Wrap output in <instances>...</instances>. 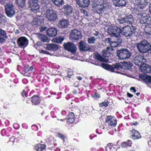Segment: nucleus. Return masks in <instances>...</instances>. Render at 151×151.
I'll use <instances>...</instances> for the list:
<instances>
[{
  "mask_svg": "<svg viewBox=\"0 0 151 151\" xmlns=\"http://www.w3.org/2000/svg\"><path fill=\"white\" fill-rule=\"evenodd\" d=\"M102 67L107 70L111 72H115V70H118L120 69L124 70H128L131 68L132 66V63L129 62H121V64L119 63H116L112 65L105 63L101 64Z\"/></svg>",
  "mask_w": 151,
  "mask_h": 151,
  "instance_id": "1",
  "label": "nucleus"
},
{
  "mask_svg": "<svg viewBox=\"0 0 151 151\" xmlns=\"http://www.w3.org/2000/svg\"><path fill=\"white\" fill-rule=\"evenodd\" d=\"M136 46L139 52L143 53L148 52L151 48V45L146 40H143L137 43Z\"/></svg>",
  "mask_w": 151,
  "mask_h": 151,
  "instance_id": "2",
  "label": "nucleus"
},
{
  "mask_svg": "<svg viewBox=\"0 0 151 151\" xmlns=\"http://www.w3.org/2000/svg\"><path fill=\"white\" fill-rule=\"evenodd\" d=\"M96 10L99 14H102L104 12L105 8L108 5V3L106 0H95Z\"/></svg>",
  "mask_w": 151,
  "mask_h": 151,
  "instance_id": "3",
  "label": "nucleus"
},
{
  "mask_svg": "<svg viewBox=\"0 0 151 151\" xmlns=\"http://www.w3.org/2000/svg\"><path fill=\"white\" fill-rule=\"evenodd\" d=\"M137 7L135 10V13L138 15L142 14L143 9L147 5V0H136Z\"/></svg>",
  "mask_w": 151,
  "mask_h": 151,
  "instance_id": "4",
  "label": "nucleus"
},
{
  "mask_svg": "<svg viewBox=\"0 0 151 151\" xmlns=\"http://www.w3.org/2000/svg\"><path fill=\"white\" fill-rule=\"evenodd\" d=\"M122 32V30L121 29L115 26H111L108 29V32L111 35L112 37H120V35Z\"/></svg>",
  "mask_w": 151,
  "mask_h": 151,
  "instance_id": "5",
  "label": "nucleus"
},
{
  "mask_svg": "<svg viewBox=\"0 0 151 151\" xmlns=\"http://www.w3.org/2000/svg\"><path fill=\"white\" fill-rule=\"evenodd\" d=\"M116 56L120 59L124 60L129 58L131 56V53L126 48H122L117 50Z\"/></svg>",
  "mask_w": 151,
  "mask_h": 151,
  "instance_id": "6",
  "label": "nucleus"
},
{
  "mask_svg": "<svg viewBox=\"0 0 151 151\" xmlns=\"http://www.w3.org/2000/svg\"><path fill=\"white\" fill-rule=\"evenodd\" d=\"M45 14L46 18L50 21L55 22L58 18L57 12L52 9H47Z\"/></svg>",
  "mask_w": 151,
  "mask_h": 151,
  "instance_id": "7",
  "label": "nucleus"
},
{
  "mask_svg": "<svg viewBox=\"0 0 151 151\" xmlns=\"http://www.w3.org/2000/svg\"><path fill=\"white\" fill-rule=\"evenodd\" d=\"M122 28L123 30L121 33L126 37H130L135 33L136 29L132 26L131 27L127 26Z\"/></svg>",
  "mask_w": 151,
  "mask_h": 151,
  "instance_id": "8",
  "label": "nucleus"
},
{
  "mask_svg": "<svg viewBox=\"0 0 151 151\" xmlns=\"http://www.w3.org/2000/svg\"><path fill=\"white\" fill-rule=\"evenodd\" d=\"M28 5L31 11L35 13L39 11L40 6L37 0H29Z\"/></svg>",
  "mask_w": 151,
  "mask_h": 151,
  "instance_id": "9",
  "label": "nucleus"
},
{
  "mask_svg": "<svg viewBox=\"0 0 151 151\" xmlns=\"http://www.w3.org/2000/svg\"><path fill=\"white\" fill-rule=\"evenodd\" d=\"M134 63L137 65L140 66L141 65L146 63V60L143 55H136L133 58Z\"/></svg>",
  "mask_w": 151,
  "mask_h": 151,
  "instance_id": "10",
  "label": "nucleus"
},
{
  "mask_svg": "<svg viewBox=\"0 0 151 151\" xmlns=\"http://www.w3.org/2000/svg\"><path fill=\"white\" fill-rule=\"evenodd\" d=\"M63 46L66 50L72 53H74L76 51V47L73 43L70 42L65 43L63 45Z\"/></svg>",
  "mask_w": 151,
  "mask_h": 151,
  "instance_id": "11",
  "label": "nucleus"
},
{
  "mask_svg": "<svg viewBox=\"0 0 151 151\" xmlns=\"http://www.w3.org/2000/svg\"><path fill=\"white\" fill-rule=\"evenodd\" d=\"M105 122L108 125L112 127H114L117 124V120L115 117L111 115L106 116Z\"/></svg>",
  "mask_w": 151,
  "mask_h": 151,
  "instance_id": "12",
  "label": "nucleus"
},
{
  "mask_svg": "<svg viewBox=\"0 0 151 151\" xmlns=\"http://www.w3.org/2000/svg\"><path fill=\"white\" fill-rule=\"evenodd\" d=\"M17 44L18 46L21 47H25L28 45V40L27 38L24 37H21L17 40Z\"/></svg>",
  "mask_w": 151,
  "mask_h": 151,
  "instance_id": "13",
  "label": "nucleus"
},
{
  "mask_svg": "<svg viewBox=\"0 0 151 151\" xmlns=\"http://www.w3.org/2000/svg\"><path fill=\"white\" fill-rule=\"evenodd\" d=\"M73 9L70 5L66 4L63 6L62 8V11L64 14L68 17H70V14L73 12Z\"/></svg>",
  "mask_w": 151,
  "mask_h": 151,
  "instance_id": "14",
  "label": "nucleus"
},
{
  "mask_svg": "<svg viewBox=\"0 0 151 151\" xmlns=\"http://www.w3.org/2000/svg\"><path fill=\"white\" fill-rule=\"evenodd\" d=\"M5 11L6 15L8 17H12L15 14L14 7L12 4H9L5 6Z\"/></svg>",
  "mask_w": 151,
  "mask_h": 151,
  "instance_id": "15",
  "label": "nucleus"
},
{
  "mask_svg": "<svg viewBox=\"0 0 151 151\" xmlns=\"http://www.w3.org/2000/svg\"><path fill=\"white\" fill-rule=\"evenodd\" d=\"M70 35L72 39L76 40H78L82 37L81 32L77 29L73 30L71 32Z\"/></svg>",
  "mask_w": 151,
  "mask_h": 151,
  "instance_id": "16",
  "label": "nucleus"
},
{
  "mask_svg": "<svg viewBox=\"0 0 151 151\" xmlns=\"http://www.w3.org/2000/svg\"><path fill=\"white\" fill-rule=\"evenodd\" d=\"M41 100V98L37 95H34L31 98V101L32 105L33 106L39 105L40 104Z\"/></svg>",
  "mask_w": 151,
  "mask_h": 151,
  "instance_id": "17",
  "label": "nucleus"
},
{
  "mask_svg": "<svg viewBox=\"0 0 151 151\" xmlns=\"http://www.w3.org/2000/svg\"><path fill=\"white\" fill-rule=\"evenodd\" d=\"M58 29L54 27L48 28L46 31L47 35L51 37L56 36L58 33Z\"/></svg>",
  "mask_w": 151,
  "mask_h": 151,
  "instance_id": "18",
  "label": "nucleus"
},
{
  "mask_svg": "<svg viewBox=\"0 0 151 151\" xmlns=\"http://www.w3.org/2000/svg\"><path fill=\"white\" fill-rule=\"evenodd\" d=\"M45 48L47 50L50 51H55L58 48V46L55 44H47L45 45Z\"/></svg>",
  "mask_w": 151,
  "mask_h": 151,
  "instance_id": "19",
  "label": "nucleus"
},
{
  "mask_svg": "<svg viewBox=\"0 0 151 151\" xmlns=\"http://www.w3.org/2000/svg\"><path fill=\"white\" fill-rule=\"evenodd\" d=\"M130 137L133 140L138 139L141 138V136L139 132L134 129L130 131Z\"/></svg>",
  "mask_w": 151,
  "mask_h": 151,
  "instance_id": "20",
  "label": "nucleus"
},
{
  "mask_svg": "<svg viewBox=\"0 0 151 151\" xmlns=\"http://www.w3.org/2000/svg\"><path fill=\"white\" fill-rule=\"evenodd\" d=\"M139 78L148 84H151V76L147 74H141L139 75Z\"/></svg>",
  "mask_w": 151,
  "mask_h": 151,
  "instance_id": "21",
  "label": "nucleus"
},
{
  "mask_svg": "<svg viewBox=\"0 0 151 151\" xmlns=\"http://www.w3.org/2000/svg\"><path fill=\"white\" fill-rule=\"evenodd\" d=\"M89 46L83 41H81L79 43V49L80 50L82 51L90 50L91 48L89 47Z\"/></svg>",
  "mask_w": 151,
  "mask_h": 151,
  "instance_id": "22",
  "label": "nucleus"
},
{
  "mask_svg": "<svg viewBox=\"0 0 151 151\" xmlns=\"http://www.w3.org/2000/svg\"><path fill=\"white\" fill-rule=\"evenodd\" d=\"M114 49L110 47H107L106 49L103 50L102 54L104 58L106 59L108 58L110 56L111 53L110 52L113 50Z\"/></svg>",
  "mask_w": 151,
  "mask_h": 151,
  "instance_id": "23",
  "label": "nucleus"
},
{
  "mask_svg": "<svg viewBox=\"0 0 151 151\" xmlns=\"http://www.w3.org/2000/svg\"><path fill=\"white\" fill-rule=\"evenodd\" d=\"M140 68L142 72L145 73H151V66L146 64L145 63L140 66Z\"/></svg>",
  "mask_w": 151,
  "mask_h": 151,
  "instance_id": "24",
  "label": "nucleus"
},
{
  "mask_svg": "<svg viewBox=\"0 0 151 151\" xmlns=\"http://www.w3.org/2000/svg\"><path fill=\"white\" fill-rule=\"evenodd\" d=\"M113 5L115 7H124L126 4L125 0H112Z\"/></svg>",
  "mask_w": 151,
  "mask_h": 151,
  "instance_id": "25",
  "label": "nucleus"
},
{
  "mask_svg": "<svg viewBox=\"0 0 151 151\" xmlns=\"http://www.w3.org/2000/svg\"><path fill=\"white\" fill-rule=\"evenodd\" d=\"M77 4L80 7L85 8L88 7L90 4V0H76Z\"/></svg>",
  "mask_w": 151,
  "mask_h": 151,
  "instance_id": "26",
  "label": "nucleus"
},
{
  "mask_svg": "<svg viewBox=\"0 0 151 151\" xmlns=\"http://www.w3.org/2000/svg\"><path fill=\"white\" fill-rule=\"evenodd\" d=\"M69 24V21L68 20L62 19L59 21L58 26L60 28H65L68 27Z\"/></svg>",
  "mask_w": 151,
  "mask_h": 151,
  "instance_id": "27",
  "label": "nucleus"
},
{
  "mask_svg": "<svg viewBox=\"0 0 151 151\" xmlns=\"http://www.w3.org/2000/svg\"><path fill=\"white\" fill-rule=\"evenodd\" d=\"M32 22L35 25L40 26L43 23V18L41 16H38L34 19Z\"/></svg>",
  "mask_w": 151,
  "mask_h": 151,
  "instance_id": "28",
  "label": "nucleus"
},
{
  "mask_svg": "<svg viewBox=\"0 0 151 151\" xmlns=\"http://www.w3.org/2000/svg\"><path fill=\"white\" fill-rule=\"evenodd\" d=\"M7 33L4 30L0 28V42L1 43H4L7 37Z\"/></svg>",
  "mask_w": 151,
  "mask_h": 151,
  "instance_id": "29",
  "label": "nucleus"
},
{
  "mask_svg": "<svg viewBox=\"0 0 151 151\" xmlns=\"http://www.w3.org/2000/svg\"><path fill=\"white\" fill-rule=\"evenodd\" d=\"M141 18L139 20V23L141 24H146L150 20V18L149 15H146V14H143L141 15Z\"/></svg>",
  "mask_w": 151,
  "mask_h": 151,
  "instance_id": "30",
  "label": "nucleus"
},
{
  "mask_svg": "<svg viewBox=\"0 0 151 151\" xmlns=\"http://www.w3.org/2000/svg\"><path fill=\"white\" fill-rule=\"evenodd\" d=\"M117 145L112 143H108L106 147V151H117Z\"/></svg>",
  "mask_w": 151,
  "mask_h": 151,
  "instance_id": "31",
  "label": "nucleus"
},
{
  "mask_svg": "<svg viewBox=\"0 0 151 151\" xmlns=\"http://www.w3.org/2000/svg\"><path fill=\"white\" fill-rule=\"evenodd\" d=\"M25 76H30V73L33 69V66H30L29 65H26L24 67Z\"/></svg>",
  "mask_w": 151,
  "mask_h": 151,
  "instance_id": "32",
  "label": "nucleus"
},
{
  "mask_svg": "<svg viewBox=\"0 0 151 151\" xmlns=\"http://www.w3.org/2000/svg\"><path fill=\"white\" fill-rule=\"evenodd\" d=\"M68 119H67V123L69 124L73 123L74 121L75 115L73 112H70L68 115Z\"/></svg>",
  "mask_w": 151,
  "mask_h": 151,
  "instance_id": "33",
  "label": "nucleus"
},
{
  "mask_svg": "<svg viewBox=\"0 0 151 151\" xmlns=\"http://www.w3.org/2000/svg\"><path fill=\"white\" fill-rule=\"evenodd\" d=\"M116 38V40H115V41H112L110 43V45L111 48L118 47L121 43L122 40L120 39V37Z\"/></svg>",
  "mask_w": 151,
  "mask_h": 151,
  "instance_id": "34",
  "label": "nucleus"
},
{
  "mask_svg": "<svg viewBox=\"0 0 151 151\" xmlns=\"http://www.w3.org/2000/svg\"><path fill=\"white\" fill-rule=\"evenodd\" d=\"M132 142L131 140H128L127 142H122L121 144V147L122 148H126L132 146Z\"/></svg>",
  "mask_w": 151,
  "mask_h": 151,
  "instance_id": "35",
  "label": "nucleus"
},
{
  "mask_svg": "<svg viewBox=\"0 0 151 151\" xmlns=\"http://www.w3.org/2000/svg\"><path fill=\"white\" fill-rule=\"evenodd\" d=\"M126 22L130 24H132L133 22V17L131 14H127L125 15L124 16Z\"/></svg>",
  "mask_w": 151,
  "mask_h": 151,
  "instance_id": "36",
  "label": "nucleus"
},
{
  "mask_svg": "<svg viewBox=\"0 0 151 151\" xmlns=\"http://www.w3.org/2000/svg\"><path fill=\"white\" fill-rule=\"evenodd\" d=\"M35 149L38 151H42L45 149L46 145L45 144H39L35 147Z\"/></svg>",
  "mask_w": 151,
  "mask_h": 151,
  "instance_id": "37",
  "label": "nucleus"
},
{
  "mask_svg": "<svg viewBox=\"0 0 151 151\" xmlns=\"http://www.w3.org/2000/svg\"><path fill=\"white\" fill-rule=\"evenodd\" d=\"M95 57L97 60L102 62H107L109 60V59H107L103 57L99 53L96 54Z\"/></svg>",
  "mask_w": 151,
  "mask_h": 151,
  "instance_id": "38",
  "label": "nucleus"
},
{
  "mask_svg": "<svg viewBox=\"0 0 151 151\" xmlns=\"http://www.w3.org/2000/svg\"><path fill=\"white\" fill-rule=\"evenodd\" d=\"M39 38L40 40L43 42H47L49 41L47 36L43 34L40 35L39 36Z\"/></svg>",
  "mask_w": 151,
  "mask_h": 151,
  "instance_id": "39",
  "label": "nucleus"
},
{
  "mask_svg": "<svg viewBox=\"0 0 151 151\" xmlns=\"http://www.w3.org/2000/svg\"><path fill=\"white\" fill-rule=\"evenodd\" d=\"M16 2L19 7L23 8L25 5L26 0H16Z\"/></svg>",
  "mask_w": 151,
  "mask_h": 151,
  "instance_id": "40",
  "label": "nucleus"
},
{
  "mask_svg": "<svg viewBox=\"0 0 151 151\" xmlns=\"http://www.w3.org/2000/svg\"><path fill=\"white\" fill-rule=\"evenodd\" d=\"M64 37L61 36H59L55 38H53V41L54 42L58 43H61V42L64 40Z\"/></svg>",
  "mask_w": 151,
  "mask_h": 151,
  "instance_id": "41",
  "label": "nucleus"
},
{
  "mask_svg": "<svg viewBox=\"0 0 151 151\" xmlns=\"http://www.w3.org/2000/svg\"><path fill=\"white\" fill-rule=\"evenodd\" d=\"M52 1L55 5L58 6H62L64 4L63 0H52Z\"/></svg>",
  "mask_w": 151,
  "mask_h": 151,
  "instance_id": "42",
  "label": "nucleus"
},
{
  "mask_svg": "<svg viewBox=\"0 0 151 151\" xmlns=\"http://www.w3.org/2000/svg\"><path fill=\"white\" fill-rule=\"evenodd\" d=\"M110 103L107 100H105L104 101L100 103L99 104V106L101 107H107Z\"/></svg>",
  "mask_w": 151,
  "mask_h": 151,
  "instance_id": "43",
  "label": "nucleus"
},
{
  "mask_svg": "<svg viewBox=\"0 0 151 151\" xmlns=\"http://www.w3.org/2000/svg\"><path fill=\"white\" fill-rule=\"evenodd\" d=\"M144 31L147 35H151V25H147L145 26Z\"/></svg>",
  "mask_w": 151,
  "mask_h": 151,
  "instance_id": "44",
  "label": "nucleus"
},
{
  "mask_svg": "<svg viewBox=\"0 0 151 151\" xmlns=\"http://www.w3.org/2000/svg\"><path fill=\"white\" fill-rule=\"evenodd\" d=\"M96 40V38L92 36L88 38L87 42L89 44H94L95 43Z\"/></svg>",
  "mask_w": 151,
  "mask_h": 151,
  "instance_id": "45",
  "label": "nucleus"
},
{
  "mask_svg": "<svg viewBox=\"0 0 151 151\" xmlns=\"http://www.w3.org/2000/svg\"><path fill=\"white\" fill-rule=\"evenodd\" d=\"M29 90L27 88H25L21 93L22 96L24 98H27L28 96V93Z\"/></svg>",
  "mask_w": 151,
  "mask_h": 151,
  "instance_id": "46",
  "label": "nucleus"
},
{
  "mask_svg": "<svg viewBox=\"0 0 151 151\" xmlns=\"http://www.w3.org/2000/svg\"><path fill=\"white\" fill-rule=\"evenodd\" d=\"M6 22V17L3 15L0 14V23H5Z\"/></svg>",
  "mask_w": 151,
  "mask_h": 151,
  "instance_id": "47",
  "label": "nucleus"
},
{
  "mask_svg": "<svg viewBox=\"0 0 151 151\" xmlns=\"http://www.w3.org/2000/svg\"><path fill=\"white\" fill-rule=\"evenodd\" d=\"M118 20L120 24H123L124 23L126 22V21L125 19V18L124 17H122L121 16L119 17Z\"/></svg>",
  "mask_w": 151,
  "mask_h": 151,
  "instance_id": "48",
  "label": "nucleus"
},
{
  "mask_svg": "<svg viewBox=\"0 0 151 151\" xmlns=\"http://www.w3.org/2000/svg\"><path fill=\"white\" fill-rule=\"evenodd\" d=\"M91 97L94 99H99L100 97V95L99 94L95 92L94 94L91 95Z\"/></svg>",
  "mask_w": 151,
  "mask_h": 151,
  "instance_id": "49",
  "label": "nucleus"
},
{
  "mask_svg": "<svg viewBox=\"0 0 151 151\" xmlns=\"http://www.w3.org/2000/svg\"><path fill=\"white\" fill-rule=\"evenodd\" d=\"M73 71L71 70H68V75L66 77H68L69 78H70L72 77V76H73Z\"/></svg>",
  "mask_w": 151,
  "mask_h": 151,
  "instance_id": "50",
  "label": "nucleus"
},
{
  "mask_svg": "<svg viewBox=\"0 0 151 151\" xmlns=\"http://www.w3.org/2000/svg\"><path fill=\"white\" fill-rule=\"evenodd\" d=\"M39 52L40 53L46 54L48 55H50V53L46 50H39Z\"/></svg>",
  "mask_w": 151,
  "mask_h": 151,
  "instance_id": "51",
  "label": "nucleus"
},
{
  "mask_svg": "<svg viewBox=\"0 0 151 151\" xmlns=\"http://www.w3.org/2000/svg\"><path fill=\"white\" fill-rule=\"evenodd\" d=\"M112 37L110 38H106L104 40V42L105 43H108L110 45V43L112 41Z\"/></svg>",
  "mask_w": 151,
  "mask_h": 151,
  "instance_id": "52",
  "label": "nucleus"
},
{
  "mask_svg": "<svg viewBox=\"0 0 151 151\" xmlns=\"http://www.w3.org/2000/svg\"><path fill=\"white\" fill-rule=\"evenodd\" d=\"M81 12L83 13L84 15L88 16V12L86 10L81 9Z\"/></svg>",
  "mask_w": 151,
  "mask_h": 151,
  "instance_id": "53",
  "label": "nucleus"
},
{
  "mask_svg": "<svg viewBox=\"0 0 151 151\" xmlns=\"http://www.w3.org/2000/svg\"><path fill=\"white\" fill-rule=\"evenodd\" d=\"M58 137L63 140L65 139V136L63 134L59 133L58 134Z\"/></svg>",
  "mask_w": 151,
  "mask_h": 151,
  "instance_id": "54",
  "label": "nucleus"
},
{
  "mask_svg": "<svg viewBox=\"0 0 151 151\" xmlns=\"http://www.w3.org/2000/svg\"><path fill=\"white\" fill-rule=\"evenodd\" d=\"M79 90V89L76 88V89H73L72 91V93L74 94H76Z\"/></svg>",
  "mask_w": 151,
  "mask_h": 151,
  "instance_id": "55",
  "label": "nucleus"
},
{
  "mask_svg": "<svg viewBox=\"0 0 151 151\" xmlns=\"http://www.w3.org/2000/svg\"><path fill=\"white\" fill-rule=\"evenodd\" d=\"M6 130L5 129H2L1 131V134L3 136H5L6 134Z\"/></svg>",
  "mask_w": 151,
  "mask_h": 151,
  "instance_id": "56",
  "label": "nucleus"
},
{
  "mask_svg": "<svg viewBox=\"0 0 151 151\" xmlns=\"http://www.w3.org/2000/svg\"><path fill=\"white\" fill-rule=\"evenodd\" d=\"M46 29V27H43L42 26H40V29L41 32H43V31L45 30Z\"/></svg>",
  "mask_w": 151,
  "mask_h": 151,
  "instance_id": "57",
  "label": "nucleus"
},
{
  "mask_svg": "<svg viewBox=\"0 0 151 151\" xmlns=\"http://www.w3.org/2000/svg\"><path fill=\"white\" fill-rule=\"evenodd\" d=\"M130 90H132L134 93H135L136 92V90L134 87H132L130 88Z\"/></svg>",
  "mask_w": 151,
  "mask_h": 151,
  "instance_id": "58",
  "label": "nucleus"
},
{
  "mask_svg": "<svg viewBox=\"0 0 151 151\" xmlns=\"http://www.w3.org/2000/svg\"><path fill=\"white\" fill-rule=\"evenodd\" d=\"M127 96L129 98H132V97L133 95L131 94V93H129V92H127Z\"/></svg>",
  "mask_w": 151,
  "mask_h": 151,
  "instance_id": "59",
  "label": "nucleus"
},
{
  "mask_svg": "<svg viewBox=\"0 0 151 151\" xmlns=\"http://www.w3.org/2000/svg\"><path fill=\"white\" fill-rule=\"evenodd\" d=\"M31 98H27V99L26 100V102L27 104H29L30 103V102L31 101L30 100Z\"/></svg>",
  "mask_w": 151,
  "mask_h": 151,
  "instance_id": "60",
  "label": "nucleus"
},
{
  "mask_svg": "<svg viewBox=\"0 0 151 151\" xmlns=\"http://www.w3.org/2000/svg\"><path fill=\"white\" fill-rule=\"evenodd\" d=\"M52 5L51 4H46L45 6L44 7H46V8H48V7H49L50 6H51Z\"/></svg>",
  "mask_w": 151,
  "mask_h": 151,
  "instance_id": "61",
  "label": "nucleus"
},
{
  "mask_svg": "<svg viewBox=\"0 0 151 151\" xmlns=\"http://www.w3.org/2000/svg\"><path fill=\"white\" fill-rule=\"evenodd\" d=\"M99 32L98 31H96L95 33H94L93 34V35L96 36H97L99 35Z\"/></svg>",
  "mask_w": 151,
  "mask_h": 151,
  "instance_id": "62",
  "label": "nucleus"
},
{
  "mask_svg": "<svg viewBox=\"0 0 151 151\" xmlns=\"http://www.w3.org/2000/svg\"><path fill=\"white\" fill-rule=\"evenodd\" d=\"M138 124V123L136 122H134L132 123V124H131V125H132V124L133 125H134L136 126Z\"/></svg>",
  "mask_w": 151,
  "mask_h": 151,
  "instance_id": "63",
  "label": "nucleus"
},
{
  "mask_svg": "<svg viewBox=\"0 0 151 151\" xmlns=\"http://www.w3.org/2000/svg\"><path fill=\"white\" fill-rule=\"evenodd\" d=\"M77 78L79 80H81L82 79V77L80 76H77Z\"/></svg>",
  "mask_w": 151,
  "mask_h": 151,
  "instance_id": "64",
  "label": "nucleus"
}]
</instances>
